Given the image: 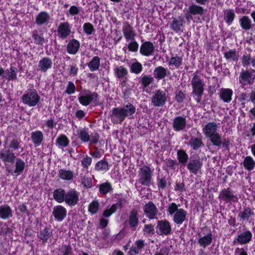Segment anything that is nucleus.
<instances>
[{"instance_id":"nucleus-29","label":"nucleus","mask_w":255,"mask_h":255,"mask_svg":"<svg viewBox=\"0 0 255 255\" xmlns=\"http://www.w3.org/2000/svg\"><path fill=\"white\" fill-rule=\"evenodd\" d=\"M169 73L167 68L159 66L155 67L153 70V78L157 80H160L164 79Z\"/></svg>"},{"instance_id":"nucleus-17","label":"nucleus","mask_w":255,"mask_h":255,"mask_svg":"<svg viewBox=\"0 0 255 255\" xmlns=\"http://www.w3.org/2000/svg\"><path fill=\"white\" fill-rule=\"evenodd\" d=\"M145 246V241L142 239L137 240L128 252V255H137L140 254Z\"/></svg>"},{"instance_id":"nucleus-19","label":"nucleus","mask_w":255,"mask_h":255,"mask_svg":"<svg viewBox=\"0 0 255 255\" xmlns=\"http://www.w3.org/2000/svg\"><path fill=\"white\" fill-rule=\"evenodd\" d=\"M16 158L15 153L10 149L0 151V159L4 163H13Z\"/></svg>"},{"instance_id":"nucleus-58","label":"nucleus","mask_w":255,"mask_h":255,"mask_svg":"<svg viewBox=\"0 0 255 255\" xmlns=\"http://www.w3.org/2000/svg\"><path fill=\"white\" fill-rule=\"evenodd\" d=\"M156 180L157 185L159 190H164L168 184L169 185H170V183L169 182L168 183V178L165 176L161 177H158L157 178Z\"/></svg>"},{"instance_id":"nucleus-60","label":"nucleus","mask_w":255,"mask_h":255,"mask_svg":"<svg viewBox=\"0 0 255 255\" xmlns=\"http://www.w3.org/2000/svg\"><path fill=\"white\" fill-rule=\"evenodd\" d=\"M142 70L143 67L142 64L138 61L132 63L130 67V72L135 74L140 73Z\"/></svg>"},{"instance_id":"nucleus-64","label":"nucleus","mask_w":255,"mask_h":255,"mask_svg":"<svg viewBox=\"0 0 255 255\" xmlns=\"http://www.w3.org/2000/svg\"><path fill=\"white\" fill-rule=\"evenodd\" d=\"M84 32L87 35H91L95 31L93 25L90 22H86L83 26Z\"/></svg>"},{"instance_id":"nucleus-39","label":"nucleus","mask_w":255,"mask_h":255,"mask_svg":"<svg viewBox=\"0 0 255 255\" xmlns=\"http://www.w3.org/2000/svg\"><path fill=\"white\" fill-rule=\"evenodd\" d=\"M239 23L242 29L248 31L252 28V20L249 16L244 15L239 19Z\"/></svg>"},{"instance_id":"nucleus-8","label":"nucleus","mask_w":255,"mask_h":255,"mask_svg":"<svg viewBox=\"0 0 255 255\" xmlns=\"http://www.w3.org/2000/svg\"><path fill=\"white\" fill-rule=\"evenodd\" d=\"M99 94L95 92L85 95L79 94L78 100L79 103L84 106H88L92 102H93L94 106H98L99 105Z\"/></svg>"},{"instance_id":"nucleus-49","label":"nucleus","mask_w":255,"mask_h":255,"mask_svg":"<svg viewBox=\"0 0 255 255\" xmlns=\"http://www.w3.org/2000/svg\"><path fill=\"white\" fill-rule=\"evenodd\" d=\"M188 12L192 15H202L204 13V9L202 6L192 4L189 7Z\"/></svg>"},{"instance_id":"nucleus-30","label":"nucleus","mask_w":255,"mask_h":255,"mask_svg":"<svg viewBox=\"0 0 255 255\" xmlns=\"http://www.w3.org/2000/svg\"><path fill=\"white\" fill-rule=\"evenodd\" d=\"M13 216V212L11 207L7 204H4L0 206V218L2 220H6L11 218Z\"/></svg>"},{"instance_id":"nucleus-14","label":"nucleus","mask_w":255,"mask_h":255,"mask_svg":"<svg viewBox=\"0 0 255 255\" xmlns=\"http://www.w3.org/2000/svg\"><path fill=\"white\" fill-rule=\"evenodd\" d=\"M144 213L146 217L150 220L156 219V216L158 214V209L152 201H149L145 204L143 207Z\"/></svg>"},{"instance_id":"nucleus-20","label":"nucleus","mask_w":255,"mask_h":255,"mask_svg":"<svg viewBox=\"0 0 255 255\" xmlns=\"http://www.w3.org/2000/svg\"><path fill=\"white\" fill-rule=\"evenodd\" d=\"M122 31L127 41L135 40V37L136 35L135 31L132 26L128 22L123 26Z\"/></svg>"},{"instance_id":"nucleus-53","label":"nucleus","mask_w":255,"mask_h":255,"mask_svg":"<svg viewBox=\"0 0 255 255\" xmlns=\"http://www.w3.org/2000/svg\"><path fill=\"white\" fill-rule=\"evenodd\" d=\"M236 15L233 9H229L225 12L224 19L226 23L230 25L235 18Z\"/></svg>"},{"instance_id":"nucleus-48","label":"nucleus","mask_w":255,"mask_h":255,"mask_svg":"<svg viewBox=\"0 0 255 255\" xmlns=\"http://www.w3.org/2000/svg\"><path fill=\"white\" fill-rule=\"evenodd\" d=\"M207 138H209L213 145L218 147V148L221 147L222 140L221 135L219 132H217Z\"/></svg>"},{"instance_id":"nucleus-63","label":"nucleus","mask_w":255,"mask_h":255,"mask_svg":"<svg viewBox=\"0 0 255 255\" xmlns=\"http://www.w3.org/2000/svg\"><path fill=\"white\" fill-rule=\"evenodd\" d=\"M164 162L166 167L169 169L174 170L178 166V163L175 160L171 158L166 159Z\"/></svg>"},{"instance_id":"nucleus-47","label":"nucleus","mask_w":255,"mask_h":255,"mask_svg":"<svg viewBox=\"0 0 255 255\" xmlns=\"http://www.w3.org/2000/svg\"><path fill=\"white\" fill-rule=\"evenodd\" d=\"M99 192L102 195H105L109 192H111L113 188L112 184L106 181V182L100 184L99 185Z\"/></svg>"},{"instance_id":"nucleus-50","label":"nucleus","mask_w":255,"mask_h":255,"mask_svg":"<svg viewBox=\"0 0 255 255\" xmlns=\"http://www.w3.org/2000/svg\"><path fill=\"white\" fill-rule=\"evenodd\" d=\"M21 140L20 138H13L9 143L8 149L12 150V151L17 150L21 149V152L23 151V148L21 147Z\"/></svg>"},{"instance_id":"nucleus-42","label":"nucleus","mask_w":255,"mask_h":255,"mask_svg":"<svg viewBox=\"0 0 255 255\" xmlns=\"http://www.w3.org/2000/svg\"><path fill=\"white\" fill-rule=\"evenodd\" d=\"M6 75L4 78L8 81H13L17 79V69L15 67L10 66L5 71Z\"/></svg>"},{"instance_id":"nucleus-62","label":"nucleus","mask_w":255,"mask_h":255,"mask_svg":"<svg viewBox=\"0 0 255 255\" xmlns=\"http://www.w3.org/2000/svg\"><path fill=\"white\" fill-rule=\"evenodd\" d=\"M142 231L144 235L150 236L154 235L155 234L154 225L151 224L145 225Z\"/></svg>"},{"instance_id":"nucleus-25","label":"nucleus","mask_w":255,"mask_h":255,"mask_svg":"<svg viewBox=\"0 0 255 255\" xmlns=\"http://www.w3.org/2000/svg\"><path fill=\"white\" fill-rule=\"evenodd\" d=\"M187 215V212L185 210L179 208L178 212L173 215V221L175 224L179 226L186 220Z\"/></svg>"},{"instance_id":"nucleus-5","label":"nucleus","mask_w":255,"mask_h":255,"mask_svg":"<svg viewBox=\"0 0 255 255\" xmlns=\"http://www.w3.org/2000/svg\"><path fill=\"white\" fill-rule=\"evenodd\" d=\"M21 99L23 104L31 107H34L38 104L40 97L37 91L33 89L24 94Z\"/></svg>"},{"instance_id":"nucleus-59","label":"nucleus","mask_w":255,"mask_h":255,"mask_svg":"<svg viewBox=\"0 0 255 255\" xmlns=\"http://www.w3.org/2000/svg\"><path fill=\"white\" fill-rule=\"evenodd\" d=\"M115 74L116 76L118 78L122 79L124 77L127 76V75L128 74V71L126 68L123 66H120L117 67L115 69Z\"/></svg>"},{"instance_id":"nucleus-18","label":"nucleus","mask_w":255,"mask_h":255,"mask_svg":"<svg viewBox=\"0 0 255 255\" xmlns=\"http://www.w3.org/2000/svg\"><path fill=\"white\" fill-rule=\"evenodd\" d=\"M187 121L185 116H177L173 120L172 127L175 131L184 130L186 127Z\"/></svg>"},{"instance_id":"nucleus-38","label":"nucleus","mask_w":255,"mask_h":255,"mask_svg":"<svg viewBox=\"0 0 255 255\" xmlns=\"http://www.w3.org/2000/svg\"><path fill=\"white\" fill-rule=\"evenodd\" d=\"M177 158L178 161L177 162L184 166L188 163L189 156L186 150L180 149L177 151Z\"/></svg>"},{"instance_id":"nucleus-9","label":"nucleus","mask_w":255,"mask_h":255,"mask_svg":"<svg viewBox=\"0 0 255 255\" xmlns=\"http://www.w3.org/2000/svg\"><path fill=\"white\" fill-rule=\"evenodd\" d=\"M156 233L161 236H168L172 233L170 223L166 219L158 220L156 222Z\"/></svg>"},{"instance_id":"nucleus-35","label":"nucleus","mask_w":255,"mask_h":255,"mask_svg":"<svg viewBox=\"0 0 255 255\" xmlns=\"http://www.w3.org/2000/svg\"><path fill=\"white\" fill-rule=\"evenodd\" d=\"M233 91L231 89L222 88L220 93V98L225 103H230L232 100Z\"/></svg>"},{"instance_id":"nucleus-12","label":"nucleus","mask_w":255,"mask_h":255,"mask_svg":"<svg viewBox=\"0 0 255 255\" xmlns=\"http://www.w3.org/2000/svg\"><path fill=\"white\" fill-rule=\"evenodd\" d=\"M71 27L68 22H61L58 26L57 32L59 39H65L71 34Z\"/></svg>"},{"instance_id":"nucleus-6","label":"nucleus","mask_w":255,"mask_h":255,"mask_svg":"<svg viewBox=\"0 0 255 255\" xmlns=\"http://www.w3.org/2000/svg\"><path fill=\"white\" fill-rule=\"evenodd\" d=\"M203 165V159L198 154L191 156L186 165L190 173L194 175H197L200 172Z\"/></svg>"},{"instance_id":"nucleus-31","label":"nucleus","mask_w":255,"mask_h":255,"mask_svg":"<svg viewBox=\"0 0 255 255\" xmlns=\"http://www.w3.org/2000/svg\"><path fill=\"white\" fill-rule=\"evenodd\" d=\"M217 130V125L215 122H209L203 128V132L206 137L216 133Z\"/></svg>"},{"instance_id":"nucleus-37","label":"nucleus","mask_w":255,"mask_h":255,"mask_svg":"<svg viewBox=\"0 0 255 255\" xmlns=\"http://www.w3.org/2000/svg\"><path fill=\"white\" fill-rule=\"evenodd\" d=\"M66 191L62 188L55 189L53 192L54 199L58 203H62L64 202Z\"/></svg>"},{"instance_id":"nucleus-27","label":"nucleus","mask_w":255,"mask_h":255,"mask_svg":"<svg viewBox=\"0 0 255 255\" xmlns=\"http://www.w3.org/2000/svg\"><path fill=\"white\" fill-rule=\"evenodd\" d=\"M50 19L49 14L45 11H40L35 17V22L39 26L46 24Z\"/></svg>"},{"instance_id":"nucleus-44","label":"nucleus","mask_w":255,"mask_h":255,"mask_svg":"<svg viewBox=\"0 0 255 255\" xmlns=\"http://www.w3.org/2000/svg\"><path fill=\"white\" fill-rule=\"evenodd\" d=\"M182 56H175L171 57L168 61V64L169 66H174V68L178 69L182 65Z\"/></svg>"},{"instance_id":"nucleus-43","label":"nucleus","mask_w":255,"mask_h":255,"mask_svg":"<svg viewBox=\"0 0 255 255\" xmlns=\"http://www.w3.org/2000/svg\"><path fill=\"white\" fill-rule=\"evenodd\" d=\"M58 176L60 179L63 180L69 181L73 178L74 173L71 170L63 168L59 170Z\"/></svg>"},{"instance_id":"nucleus-46","label":"nucleus","mask_w":255,"mask_h":255,"mask_svg":"<svg viewBox=\"0 0 255 255\" xmlns=\"http://www.w3.org/2000/svg\"><path fill=\"white\" fill-rule=\"evenodd\" d=\"M139 79V82L144 88H147L154 81V78L151 75L142 74Z\"/></svg>"},{"instance_id":"nucleus-40","label":"nucleus","mask_w":255,"mask_h":255,"mask_svg":"<svg viewBox=\"0 0 255 255\" xmlns=\"http://www.w3.org/2000/svg\"><path fill=\"white\" fill-rule=\"evenodd\" d=\"M31 36L34 44L39 46L43 45L45 43V39L43 33L39 34L38 30H34L32 32Z\"/></svg>"},{"instance_id":"nucleus-4","label":"nucleus","mask_w":255,"mask_h":255,"mask_svg":"<svg viewBox=\"0 0 255 255\" xmlns=\"http://www.w3.org/2000/svg\"><path fill=\"white\" fill-rule=\"evenodd\" d=\"M218 198L221 202L231 205L237 203L239 199L238 195L229 187L221 190Z\"/></svg>"},{"instance_id":"nucleus-54","label":"nucleus","mask_w":255,"mask_h":255,"mask_svg":"<svg viewBox=\"0 0 255 255\" xmlns=\"http://www.w3.org/2000/svg\"><path fill=\"white\" fill-rule=\"evenodd\" d=\"M70 140L64 134H61L56 139V143L60 147H65L69 144Z\"/></svg>"},{"instance_id":"nucleus-36","label":"nucleus","mask_w":255,"mask_h":255,"mask_svg":"<svg viewBox=\"0 0 255 255\" xmlns=\"http://www.w3.org/2000/svg\"><path fill=\"white\" fill-rule=\"evenodd\" d=\"M213 241V235L210 231L206 235L200 237L198 240V244L204 248L209 246Z\"/></svg>"},{"instance_id":"nucleus-7","label":"nucleus","mask_w":255,"mask_h":255,"mask_svg":"<svg viewBox=\"0 0 255 255\" xmlns=\"http://www.w3.org/2000/svg\"><path fill=\"white\" fill-rule=\"evenodd\" d=\"M167 95L165 91L156 90L151 98V104L154 107H163L167 102Z\"/></svg>"},{"instance_id":"nucleus-55","label":"nucleus","mask_w":255,"mask_h":255,"mask_svg":"<svg viewBox=\"0 0 255 255\" xmlns=\"http://www.w3.org/2000/svg\"><path fill=\"white\" fill-rule=\"evenodd\" d=\"M100 204L97 200L92 201L88 206V212L92 215L97 214L99 210Z\"/></svg>"},{"instance_id":"nucleus-11","label":"nucleus","mask_w":255,"mask_h":255,"mask_svg":"<svg viewBox=\"0 0 255 255\" xmlns=\"http://www.w3.org/2000/svg\"><path fill=\"white\" fill-rule=\"evenodd\" d=\"M79 193L75 189H70L66 192L64 202L70 207L76 206L79 200Z\"/></svg>"},{"instance_id":"nucleus-1","label":"nucleus","mask_w":255,"mask_h":255,"mask_svg":"<svg viewBox=\"0 0 255 255\" xmlns=\"http://www.w3.org/2000/svg\"><path fill=\"white\" fill-rule=\"evenodd\" d=\"M136 111L135 107L131 103L124 104L123 107L114 108L111 116L114 124H121L127 117L133 115Z\"/></svg>"},{"instance_id":"nucleus-13","label":"nucleus","mask_w":255,"mask_h":255,"mask_svg":"<svg viewBox=\"0 0 255 255\" xmlns=\"http://www.w3.org/2000/svg\"><path fill=\"white\" fill-rule=\"evenodd\" d=\"M252 232L249 230L246 229L237 236L234 240L233 243L234 244L237 243L242 245H247L252 240Z\"/></svg>"},{"instance_id":"nucleus-28","label":"nucleus","mask_w":255,"mask_h":255,"mask_svg":"<svg viewBox=\"0 0 255 255\" xmlns=\"http://www.w3.org/2000/svg\"><path fill=\"white\" fill-rule=\"evenodd\" d=\"M183 23L184 18L181 16H178L177 19L173 18L170 23V28L174 31L178 32L182 30V28L183 27Z\"/></svg>"},{"instance_id":"nucleus-57","label":"nucleus","mask_w":255,"mask_h":255,"mask_svg":"<svg viewBox=\"0 0 255 255\" xmlns=\"http://www.w3.org/2000/svg\"><path fill=\"white\" fill-rule=\"evenodd\" d=\"M186 98L185 91L182 90H177L175 92L174 100L178 104L184 102Z\"/></svg>"},{"instance_id":"nucleus-51","label":"nucleus","mask_w":255,"mask_h":255,"mask_svg":"<svg viewBox=\"0 0 255 255\" xmlns=\"http://www.w3.org/2000/svg\"><path fill=\"white\" fill-rule=\"evenodd\" d=\"M243 165L246 169L251 171L255 168V161L252 157L247 156L244 158Z\"/></svg>"},{"instance_id":"nucleus-15","label":"nucleus","mask_w":255,"mask_h":255,"mask_svg":"<svg viewBox=\"0 0 255 255\" xmlns=\"http://www.w3.org/2000/svg\"><path fill=\"white\" fill-rule=\"evenodd\" d=\"M52 215L56 221L62 222L66 217L67 210L62 205H56L53 208Z\"/></svg>"},{"instance_id":"nucleus-26","label":"nucleus","mask_w":255,"mask_h":255,"mask_svg":"<svg viewBox=\"0 0 255 255\" xmlns=\"http://www.w3.org/2000/svg\"><path fill=\"white\" fill-rule=\"evenodd\" d=\"M52 67V60L48 57H44L38 62V70L42 72L45 73L48 69Z\"/></svg>"},{"instance_id":"nucleus-41","label":"nucleus","mask_w":255,"mask_h":255,"mask_svg":"<svg viewBox=\"0 0 255 255\" xmlns=\"http://www.w3.org/2000/svg\"><path fill=\"white\" fill-rule=\"evenodd\" d=\"M100 58L98 56H94L91 60L87 63L90 71L94 72L99 70L100 66Z\"/></svg>"},{"instance_id":"nucleus-10","label":"nucleus","mask_w":255,"mask_h":255,"mask_svg":"<svg viewBox=\"0 0 255 255\" xmlns=\"http://www.w3.org/2000/svg\"><path fill=\"white\" fill-rule=\"evenodd\" d=\"M25 167V163L20 158H17L15 163V169L12 170L9 165H5L6 172L12 176H17L20 175L23 172Z\"/></svg>"},{"instance_id":"nucleus-3","label":"nucleus","mask_w":255,"mask_h":255,"mask_svg":"<svg viewBox=\"0 0 255 255\" xmlns=\"http://www.w3.org/2000/svg\"><path fill=\"white\" fill-rule=\"evenodd\" d=\"M153 170L147 165L139 168L138 171V182L141 185L149 187L152 184Z\"/></svg>"},{"instance_id":"nucleus-23","label":"nucleus","mask_w":255,"mask_h":255,"mask_svg":"<svg viewBox=\"0 0 255 255\" xmlns=\"http://www.w3.org/2000/svg\"><path fill=\"white\" fill-rule=\"evenodd\" d=\"M138 212L137 209L133 208L129 212L128 223L130 228L133 230L138 226L139 219L138 218Z\"/></svg>"},{"instance_id":"nucleus-2","label":"nucleus","mask_w":255,"mask_h":255,"mask_svg":"<svg viewBox=\"0 0 255 255\" xmlns=\"http://www.w3.org/2000/svg\"><path fill=\"white\" fill-rule=\"evenodd\" d=\"M198 71L193 74L191 84L192 85V95L195 101L199 104L201 103V98L204 94L205 85L204 80L198 74Z\"/></svg>"},{"instance_id":"nucleus-33","label":"nucleus","mask_w":255,"mask_h":255,"mask_svg":"<svg viewBox=\"0 0 255 255\" xmlns=\"http://www.w3.org/2000/svg\"><path fill=\"white\" fill-rule=\"evenodd\" d=\"M254 217V209L246 206L244 207L243 210L238 214V217L244 221H248L250 218Z\"/></svg>"},{"instance_id":"nucleus-21","label":"nucleus","mask_w":255,"mask_h":255,"mask_svg":"<svg viewBox=\"0 0 255 255\" xmlns=\"http://www.w3.org/2000/svg\"><path fill=\"white\" fill-rule=\"evenodd\" d=\"M200 136L198 137L192 136L187 143L188 146H190L193 150H198L204 146L203 142L202 136L199 132H197Z\"/></svg>"},{"instance_id":"nucleus-16","label":"nucleus","mask_w":255,"mask_h":255,"mask_svg":"<svg viewBox=\"0 0 255 255\" xmlns=\"http://www.w3.org/2000/svg\"><path fill=\"white\" fill-rule=\"evenodd\" d=\"M154 48L155 47L151 42L146 41L142 42L141 44L139 52L141 55L148 57L153 54Z\"/></svg>"},{"instance_id":"nucleus-34","label":"nucleus","mask_w":255,"mask_h":255,"mask_svg":"<svg viewBox=\"0 0 255 255\" xmlns=\"http://www.w3.org/2000/svg\"><path fill=\"white\" fill-rule=\"evenodd\" d=\"M31 139L35 146H39L44 139V135L40 130H35L31 133Z\"/></svg>"},{"instance_id":"nucleus-56","label":"nucleus","mask_w":255,"mask_h":255,"mask_svg":"<svg viewBox=\"0 0 255 255\" xmlns=\"http://www.w3.org/2000/svg\"><path fill=\"white\" fill-rule=\"evenodd\" d=\"M78 138L83 142H87L90 140V136L86 129L83 128L77 132Z\"/></svg>"},{"instance_id":"nucleus-45","label":"nucleus","mask_w":255,"mask_h":255,"mask_svg":"<svg viewBox=\"0 0 255 255\" xmlns=\"http://www.w3.org/2000/svg\"><path fill=\"white\" fill-rule=\"evenodd\" d=\"M224 56L227 60H232L237 62L239 59V54L235 49H230L223 53Z\"/></svg>"},{"instance_id":"nucleus-32","label":"nucleus","mask_w":255,"mask_h":255,"mask_svg":"<svg viewBox=\"0 0 255 255\" xmlns=\"http://www.w3.org/2000/svg\"><path fill=\"white\" fill-rule=\"evenodd\" d=\"M52 233L50 229L47 227H45L43 229H40L37 237L40 241H41L43 244L47 243L48 240L51 237Z\"/></svg>"},{"instance_id":"nucleus-52","label":"nucleus","mask_w":255,"mask_h":255,"mask_svg":"<svg viewBox=\"0 0 255 255\" xmlns=\"http://www.w3.org/2000/svg\"><path fill=\"white\" fill-rule=\"evenodd\" d=\"M95 169L98 171H107L109 169V163L105 158H103L96 163L95 166Z\"/></svg>"},{"instance_id":"nucleus-24","label":"nucleus","mask_w":255,"mask_h":255,"mask_svg":"<svg viewBox=\"0 0 255 255\" xmlns=\"http://www.w3.org/2000/svg\"><path fill=\"white\" fill-rule=\"evenodd\" d=\"M80 47V42L76 39L70 40L67 45V52L71 55L76 54L79 50Z\"/></svg>"},{"instance_id":"nucleus-22","label":"nucleus","mask_w":255,"mask_h":255,"mask_svg":"<svg viewBox=\"0 0 255 255\" xmlns=\"http://www.w3.org/2000/svg\"><path fill=\"white\" fill-rule=\"evenodd\" d=\"M239 83L242 87L251 84L253 82L252 74L248 70H242L239 76Z\"/></svg>"},{"instance_id":"nucleus-61","label":"nucleus","mask_w":255,"mask_h":255,"mask_svg":"<svg viewBox=\"0 0 255 255\" xmlns=\"http://www.w3.org/2000/svg\"><path fill=\"white\" fill-rule=\"evenodd\" d=\"M81 184L86 188H92L93 182L91 177L84 175L81 179Z\"/></svg>"}]
</instances>
